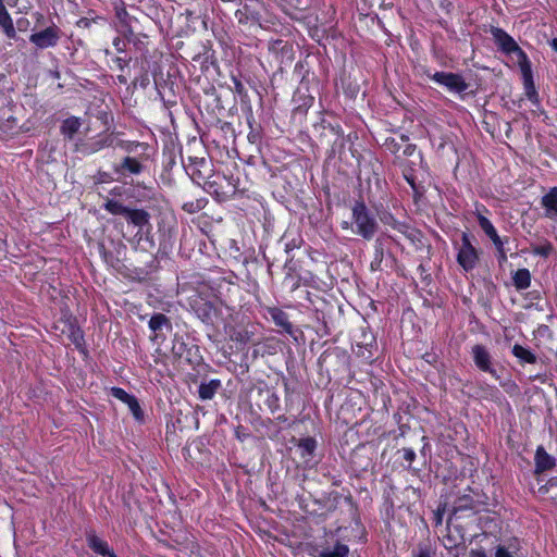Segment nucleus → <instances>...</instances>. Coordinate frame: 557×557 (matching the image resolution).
Listing matches in <instances>:
<instances>
[{
	"instance_id": "1",
	"label": "nucleus",
	"mask_w": 557,
	"mask_h": 557,
	"mask_svg": "<svg viewBox=\"0 0 557 557\" xmlns=\"http://www.w3.org/2000/svg\"><path fill=\"white\" fill-rule=\"evenodd\" d=\"M351 216L356 226L355 233L367 240L372 239L377 232L379 224L362 200L355 201L351 208Z\"/></svg>"
},
{
	"instance_id": "2",
	"label": "nucleus",
	"mask_w": 557,
	"mask_h": 557,
	"mask_svg": "<svg viewBox=\"0 0 557 557\" xmlns=\"http://www.w3.org/2000/svg\"><path fill=\"white\" fill-rule=\"evenodd\" d=\"M190 307L195 314L206 324L213 325L221 315V307L218 302L208 300L200 295L190 300Z\"/></svg>"
},
{
	"instance_id": "3",
	"label": "nucleus",
	"mask_w": 557,
	"mask_h": 557,
	"mask_svg": "<svg viewBox=\"0 0 557 557\" xmlns=\"http://www.w3.org/2000/svg\"><path fill=\"white\" fill-rule=\"evenodd\" d=\"M491 35L493 36L495 44L497 45L498 49L502 52L506 54H517L519 65L530 61L527 53L518 46L516 40L504 29L493 26L491 28Z\"/></svg>"
},
{
	"instance_id": "4",
	"label": "nucleus",
	"mask_w": 557,
	"mask_h": 557,
	"mask_svg": "<svg viewBox=\"0 0 557 557\" xmlns=\"http://www.w3.org/2000/svg\"><path fill=\"white\" fill-rule=\"evenodd\" d=\"M479 260V255L474 246L471 244L470 235L462 233L461 244L457 253L458 264L466 271H472Z\"/></svg>"
},
{
	"instance_id": "5",
	"label": "nucleus",
	"mask_w": 557,
	"mask_h": 557,
	"mask_svg": "<svg viewBox=\"0 0 557 557\" xmlns=\"http://www.w3.org/2000/svg\"><path fill=\"white\" fill-rule=\"evenodd\" d=\"M115 146V138L112 135L100 134L89 140H78L75 143V151L83 156H89L107 147Z\"/></svg>"
},
{
	"instance_id": "6",
	"label": "nucleus",
	"mask_w": 557,
	"mask_h": 557,
	"mask_svg": "<svg viewBox=\"0 0 557 557\" xmlns=\"http://www.w3.org/2000/svg\"><path fill=\"white\" fill-rule=\"evenodd\" d=\"M61 38V29L57 25H51L40 32L29 36V41L38 49H48L55 47Z\"/></svg>"
},
{
	"instance_id": "7",
	"label": "nucleus",
	"mask_w": 557,
	"mask_h": 557,
	"mask_svg": "<svg viewBox=\"0 0 557 557\" xmlns=\"http://www.w3.org/2000/svg\"><path fill=\"white\" fill-rule=\"evenodd\" d=\"M432 81L446 87L449 91L461 94L468 89V84L461 75L450 72H435L430 76Z\"/></svg>"
},
{
	"instance_id": "8",
	"label": "nucleus",
	"mask_w": 557,
	"mask_h": 557,
	"mask_svg": "<svg viewBox=\"0 0 557 557\" xmlns=\"http://www.w3.org/2000/svg\"><path fill=\"white\" fill-rule=\"evenodd\" d=\"M474 364L483 372L490 373L496 380L499 379L497 370L493 367L492 357L483 345H474L471 349Z\"/></svg>"
},
{
	"instance_id": "9",
	"label": "nucleus",
	"mask_w": 557,
	"mask_h": 557,
	"mask_svg": "<svg viewBox=\"0 0 557 557\" xmlns=\"http://www.w3.org/2000/svg\"><path fill=\"white\" fill-rule=\"evenodd\" d=\"M111 395L114 398L126 404L137 421H141L144 419V412L140 408L137 398L134 395L128 394L125 389L121 387H112Z\"/></svg>"
},
{
	"instance_id": "10",
	"label": "nucleus",
	"mask_w": 557,
	"mask_h": 557,
	"mask_svg": "<svg viewBox=\"0 0 557 557\" xmlns=\"http://www.w3.org/2000/svg\"><path fill=\"white\" fill-rule=\"evenodd\" d=\"M520 66L522 76H523V86H524V95L525 97L534 104H539V95L534 86L531 62L528 61Z\"/></svg>"
},
{
	"instance_id": "11",
	"label": "nucleus",
	"mask_w": 557,
	"mask_h": 557,
	"mask_svg": "<svg viewBox=\"0 0 557 557\" xmlns=\"http://www.w3.org/2000/svg\"><path fill=\"white\" fill-rule=\"evenodd\" d=\"M267 312L276 326L282 327L285 333L296 339V331L289 322L288 314L285 311L277 307H269L267 308Z\"/></svg>"
},
{
	"instance_id": "12",
	"label": "nucleus",
	"mask_w": 557,
	"mask_h": 557,
	"mask_svg": "<svg viewBox=\"0 0 557 557\" xmlns=\"http://www.w3.org/2000/svg\"><path fill=\"white\" fill-rule=\"evenodd\" d=\"M143 170L144 165L133 157H125L121 163L114 165V172L122 176L138 175Z\"/></svg>"
},
{
	"instance_id": "13",
	"label": "nucleus",
	"mask_w": 557,
	"mask_h": 557,
	"mask_svg": "<svg viewBox=\"0 0 557 557\" xmlns=\"http://www.w3.org/2000/svg\"><path fill=\"white\" fill-rule=\"evenodd\" d=\"M148 325H149V329L154 333L153 339L161 338L163 341L164 336L161 334V331H163V330L171 331L172 330V323H171L170 319L163 313H154L150 318Z\"/></svg>"
},
{
	"instance_id": "14",
	"label": "nucleus",
	"mask_w": 557,
	"mask_h": 557,
	"mask_svg": "<svg viewBox=\"0 0 557 557\" xmlns=\"http://www.w3.org/2000/svg\"><path fill=\"white\" fill-rule=\"evenodd\" d=\"M541 205L545 210V218L549 220L557 219V187L549 188V190L541 198Z\"/></svg>"
},
{
	"instance_id": "15",
	"label": "nucleus",
	"mask_w": 557,
	"mask_h": 557,
	"mask_svg": "<svg viewBox=\"0 0 557 557\" xmlns=\"http://www.w3.org/2000/svg\"><path fill=\"white\" fill-rule=\"evenodd\" d=\"M534 461L536 473L552 470L556 466L555 458L550 456L543 446L536 448Z\"/></svg>"
},
{
	"instance_id": "16",
	"label": "nucleus",
	"mask_w": 557,
	"mask_h": 557,
	"mask_svg": "<svg viewBox=\"0 0 557 557\" xmlns=\"http://www.w3.org/2000/svg\"><path fill=\"white\" fill-rule=\"evenodd\" d=\"M475 215L480 227L485 233V235L493 242L494 246H503L504 240L497 234V231L492 224V222L486 216H484L479 209H476Z\"/></svg>"
},
{
	"instance_id": "17",
	"label": "nucleus",
	"mask_w": 557,
	"mask_h": 557,
	"mask_svg": "<svg viewBox=\"0 0 557 557\" xmlns=\"http://www.w3.org/2000/svg\"><path fill=\"white\" fill-rule=\"evenodd\" d=\"M87 544L91 550L102 557H116L115 553L109 547L108 543L90 532L87 534Z\"/></svg>"
},
{
	"instance_id": "18",
	"label": "nucleus",
	"mask_w": 557,
	"mask_h": 557,
	"mask_svg": "<svg viewBox=\"0 0 557 557\" xmlns=\"http://www.w3.org/2000/svg\"><path fill=\"white\" fill-rule=\"evenodd\" d=\"M0 27L2 28L7 38L13 40L17 39V33L14 27L13 20L7 10L3 0H0Z\"/></svg>"
},
{
	"instance_id": "19",
	"label": "nucleus",
	"mask_w": 557,
	"mask_h": 557,
	"mask_svg": "<svg viewBox=\"0 0 557 557\" xmlns=\"http://www.w3.org/2000/svg\"><path fill=\"white\" fill-rule=\"evenodd\" d=\"M297 448L306 466H311V461L317 449V441L313 437H306L298 441Z\"/></svg>"
},
{
	"instance_id": "20",
	"label": "nucleus",
	"mask_w": 557,
	"mask_h": 557,
	"mask_svg": "<svg viewBox=\"0 0 557 557\" xmlns=\"http://www.w3.org/2000/svg\"><path fill=\"white\" fill-rule=\"evenodd\" d=\"M125 218L128 223L143 228L146 225H150V214L144 209H127Z\"/></svg>"
},
{
	"instance_id": "21",
	"label": "nucleus",
	"mask_w": 557,
	"mask_h": 557,
	"mask_svg": "<svg viewBox=\"0 0 557 557\" xmlns=\"http://www.w3.org/2000/svg\"><path fill=\"white\" fill-rule=\"evenodd\" d=\"M82 126V120L76 116L65 119L60 127L61 134L69 140H72Z\"/></svg>"
},
{
	"instance_id": "22",
	"label": "nucleus",
	"mask_w": 557,
	"mask_h": 557,
	"mask_svg": "<svg viewBox=\"0 0 557 557\" xmlns=\"http://www.w3.org/2000/svg\"><path fill=\"white\" fill-rule=\"evenodd\" d=\"M475 509V502L470 495H462L458 497L453 506L451 516L458 518V515L468 511V510H474Z\"/></svg>"
},
{
	"instance_id": "23",
	"label": "nucleus",
	"mask_w": 557,
	"mask_h": 557,
	"mask_svg": "<svg viewBox=\"0 0 557 557\" xmlns=\"http://www.w3.org/2000/svg\"><path fill=\"white\" fill-rule=\"evenodd\" d=\"M512 355L519 360L521 364L530 363L534 364L537 362L536 355L529 348L523 347L520 344H515L511 349Z\"/></svg>"
},
{
	"instance_id": "24",
	"label": "nucleus",
	"mask_w": 557,
	"mask_h": 557,
	"mask_svg": "<svg viewBox=\"0 0 557 557\" xmlns=\"http://www.w3.org/2000/svg\"><path fill=\"white\" fill-rule=\"evenodd\" d=\"M221 387V381L213 379L208 383H201L198 389L200 399L210 400L214 397L219 388Z\"/></svg>"
},
{
	"instance_id": "25",
	"label": "nucleus",
	"mask_w": 557,
	"mask_h": 557,
	"mask_svg": "<svg viewBox=\"0 0 557 557\" xmlns=\"http://www.w3.org/2000/svg\"><path fill=\"white\" fill-rule=\"evenodd\" d=\"M513 286L517 290H523L531 285V273L528 269H519L512 275Z\"/></svg>"
},
{
	"instance_id": "26",
	"label": "nucleus",
	"mask_w": 557,
	"mask_h": 557,
	"mask_svg": "<svg viewBox=\"0 0 557 557\" xmlns=\"http://www.w3.org/2000/svg\"><path fill=\"white\" fill-rule=\"evenodd\" d=\"M269 50L275 55L281 54L282 58H287V60L292 59L293 48L287 41L281 39L274 40L270 42Z\"/></svg>"
},
{
	"instance_id": "27",
	"label": "nucleus",
	"mask_w": 557,
	"mask_h": 557,
	"mask_svg": "<svg viewBox=\"0 0 557 557\" xmlns=\"http://www.w3.org/2000/svg\"><path fill=\"white\" fill-rule=\"evenodd\" d=\"M381 221L385 224V225H388L391 226L393 230L406 235V236H409L408 232H409V226L408 224H406L405 222H400L398 220L395 219V216L389 213V212H385L383 213L381 216H380Z\"/></svg>"
},
{
	"instance_id": "28",
	"label": "nucleus",
	"mask_w": 557,
	"mask_h": 557,
	"mask_svg": "<svg viewBox=\"0 0 557 557\" xmlns=\"http://www.w3.org/2000/svg\"><path fill=\"white\" fill-rule=\"evenodd\" d=\"M349 553V548L347 545L342 543H336L333 548L325 547L319 550L317 557H347Z\"/></svg>"
},
{
	"instance_id": "29",
	"label": "nucleus",
	"mask_w": 557,
	"mask_h": 557,
	"mask_svg": "<svg viewBox=\"0 0 557 557\" xmlns=\"http://www.w3.org/2000/svg\"><path fill=\"white\" fill-rule=\"evenodd\" d=\"M531 251L535 256L548 258L554 251V246L546 238H542L539 244L531 245Z\"/></svg>"
},
{
	"instance_id": "30",
	"label": "nucleus",
	"mask_w": 557,
	"mask_h": 557,
	"mask_svg": "<svg viewBox=\"0 0 557 557\" xmlns=\"http://www.w3.org/2000/svg\"><path fill=\"white\" fill-rule=\"evenodd\" d=\"M103 209L113 215H123L127 213L128 207L124 206L121 201L107 198L103 203Z\"/></svg>"
},
{
	"instance_id": "31",
	"label": "nucleus",
	"mask_w": 557,
	"mask_h": 557,
	"mask_svg": "<svg viewBox=\"0 0 557 557\" xmlns=\"http://www.w3.org/2000/svg\"><path fill=\"white\" fill-rule=\"evenodd\" d=\"M383 256H384L383 243L380 238H377L375 240V245H374V257H373V260L371 261V270L372 271L381 270Z\"/></svg>"
},
{
	"instance_id": "32",
	"label": "nucleus",
	"mask_w": 557,
	"mask_h": 557,
	"mask_svg": "<svg viewBox=\"0 0 557 557\" xmlns=\"http://www.w3.org/2000/svg\"><path fill=\"white\" fill-rule=\"evenodd\" d=\"M186 350V344L184 343L183 338L178 335L174 336L173 339V346H172V352L175 357L182 358L184 352Z\"/></svg>"
},
{
	"instance_id": "33",
	"label": "nucleus",
	"mask_w": 557,
	"mask_h": 557,
	"mask_svg": "<svg viewBox=\"0 0 557 557\" xmlns=\"http://www.w3.org/2000/svg\"><path fill=\"white\" fill-rule=\"evenodd\" d=\"M535 338L553 339L554 333L546 324H540L533 332Z\"/></svg>"
},
{
	"instance_id": "34",
	"label": "nucleus",
	"mask_w": 557,
	"mask_h": 557,
	"mask_svg": "<svg viewBox=\"0 0 557 557\" xmlns=\"http://www.w3.org/2000/svg\"><path fill=\"white\" fill-rule=\"evenodd\" d=\"M265 405L270 409L272 413L277 411L280 409V398L275 393H271L268 395V398L265 400Z\"/></svg>"
},
{
	"instance_id": "35",
	"label": "nucleus",
	"mask_w": 557,
	"mask_h": 557,
	"mask_svg": "<svg viewBox=\"0 0 557 557\" xmlns=\"http://www.w3.org/2000/svg\"><path fill=\"white\" fill-rule=\"evenodd\" d=\"M124 149L126 152H135L138 147H145V144L138 141H119L115 144Z\"/></svg>"
},
{
	"instance_id": "36",
	"label": "nucleus",
	"mask_w": 557,
	"mask_h": 557,
	"mask_svg": "<svg viewBox=\"0 0 557 557\" xmlns=\"http://www.w3.org/2000/svg\"><path fill=\"white\" fill-rule=\"evenodd\" d=\"M248 5L245 4L243 9H238L235 12V17L237 18L238 23L243 24L246 23L249 18V12H248Z\"/></svg>"
},
{
	"instance_id": "37",
	"label": "nucleus",
	"mask_w": 557,
	"mask_h": 557,
	"mask_svg": "<svg viewBox=\"0 0 557 557\" xmlns=\"http://www.w3.org/2000/svg\"><path fill=\"white\" fill-rule=\"evenodd\" d=\"M129 61H131V58L126 59V58H121V57H114L112 59L113 64L120 71H123L129 64Z\"/></svg>"
},
{
	"instance_id": "38",
	"label": "nucleus",
	"mask_w": 557,
	"mask_h": 557,
	"mask_svg": "<svg viewBox=\"0 0 557 557\" xmlns=\"http://www.w3.org/2000/svg\"><path fill=\"white\" fill-rule=\"evenodd\" d=\"M403 457L409 465H411L416 459V453L412 448H403Z\"/></svg>"
},
{
	"instance_id": "39",
	"label": "nucleus",
	"mask_w": 557,
	"mask_h": 557,
	"mask_svg": "<svg viewBox=\"0 0 557 557\" xmlns=\"http://www.w3.org/2000/svg\"><path fill=\"white\" fill-rule=\"evenodd\" d=\"M71 338H72V342L75 344V346L78 347V346H81V344L83 342V334L78 329L72 330Z\"/></svg>"
},
{
	"instance_id": "40",
	"label": "nucleus",
	"mask_w": 557,
	"mask_h": 557,
	"mask_svg": "<svg viewBox=\"0 0 557 557\" xmlns=\"http://www.w3.org/2000/svg\"><path fill=\"white\" fill-rule=\"evenodd\" d=\"M113 46L117 52H125L126 50V42L120 37L114 38Z\"/></svg>"
},
{
	"instance_id": "41",
	"label": "nucleus",
	"mask_w": 557,
	"mask_h": 557,
	"mask_svg": "<svg viewBox=\"0 0 557 557\" xmlns=\"http://www.w3.org/2000/svg\"><path fill=\"white\" fill-rule=\"evenodd\" d=\"M524 298L530 301L540 300L542 298V293L539 289H533V290L528 292L525 294Z\"/></svg>"
},
{
	"instance_id": "42",
	"label": "nucleus",
	"mask_w": 557,
	"mask_h": 557,
	"mask_svg": "<svg viewBox=\"0 0 557 557\" xmlns=\"http://www.w3.org/2000/svg\"><path fill=\"white\" fill-rule=\"evenodd\" d=\"M496 250H497V259H498V262L499 263H504L507 261V255H506V251H505V248H504V245L503 246H495Z\"/></svg>"
},
{
	"instance_id": "43",
	"label": "nucleus",
	"mask_w": 557,
	"mask_h": 557,
	"mask_svg": "<svg viewBox=\"0 0 557 557\" xmlns=\"http://www.w3.org/2000/svg\"><path fill=\"white\" fill-rule=\"evenodd\" d=\"M495 557H512V554L505 546L500 545L496 548Z\"/></svg>"
},
{
	"instance_id": "44",
	"label": "nucleus",
	"mask_w": 557,
	"mask_h": 557,
	"mask_svg": "<svg viewBox=\"0 0 557 557\" xmlns=\"http://www.w3.org/2000/svg\"><path fill=\"white\" fill-rule=\"evenodd\" d=\"M29 25V21L27 18L17 20V28L18 30H26Z\"/></svg>"
},
{
	"instance_id": "45",
	"label": "nucleus",
	"mask_w": 557,
	"mask_h": 557,
	"mask_svg": "<svg viewBox=\"0 0 557 557\" xmlns=\"http://www.w3.org/2000/svg\"><path fill=\"white\" fill-rule=\"evenodd\" d=\"M233 81H234L235 91L237 94L242 95L244 92V90H245V87H244L243 83L239 79H237V78H234Z\"/></svg>"
},
{
	"instance_id": "46",
	"label": "nucleus",
	"mask_w": 557,
	"mask_h": 557,
	"mask_svg": "<svg viewBox=\"0 0 557 557\" xmlns=\"http://www.w3.org/2000/svg\"><path fill=\"white\" fill-rule=\"evenodd\" d=\"M416 557H433L430 549L426 547H419V552Z\"/></svg>"
},
{
	"instance_id": "47",
	"label": "nucleus",
	"mask_w": 557,
	"mask_h": 557,
	"mask_svg": "<svg viewBox=\"0 0 557 557\" xmlns=\"http://www.w3.org/2000/svg\"><path fill=\"white\" fill-rule=\"evenodd\" d=\"M188 160L193 163H195L197 166H205L207 164V161L205 158H191L189 157Z\"/></svg>"
},
{
	"instance_id": "48",
	"label": "nucleus",
	"mask_w": 557,
	"mask_h": 557,
	"mask_svg": "<svg viewBox=\"0 0 557 557\" xmlns=\"http://www.w3.org/2000/svg\"><path fill=\"white\" fill-rule=\"evenodd\" d=\"M416 148H417V147H416V145L408 144V145L405 147V149H404L403 153H404L405 156H411V154L416 151Z\"/></svg>"
},
{
	"instance_id": "49",
	"label": "nucleus",
	"mask_w": 557,
	"mask_h": 557,
	"mask_svg": "<svg viewBox=\"0 0 557 557\" xmlns=\"http://www.w3.org/2000/svg\"><path fill=\"white\" fill-rule=\"evenodd\" d=\"M98 248H99V253L101 255V257L104 259L106 262H108L109 253H108L104 245L103 244H99Z\"/></svg>"
},
{
	"instance_id": "50",
	"label": "nucleus",
	"mask_w": 557,
	"mask_h": 557,
	"mask_svg": "<svg viewBox=\"0 0 557 557\" xmlns=\"http://www.w3.org/2000/svg\"><path fill=\"white\" fill-rule=\"evenodd\" d=\"M470 557H486V554L483 549H472L470 552Z\"/></svg>"
},
{
	"instance_id": "51",
	"label": "nucleus",
	"mask_w": 557,
	"mask_h": 557,
	"mask_svg": "<svg viewBox=\"0 0 557 557\" xmlns=\"http://www.w3.org/2000/svg\"><path fill=\"white\" fill-rule=\"evenodd\" d=\"M298 247V243H296L295 239H293L289 243L285 244V250L288 252L289 250H293L294 248Z\"/></svg>"
},
{
	"instance_id": "52",
	"label": "nucleus",
	"mask_w": 557,
	"mask_h": 557,
	"mask_svg": "<svg viewBox=\"0 0 557 557\" xmlns=\"http://www.w3.org/2000/svg\"><path fill=\"white\" fill-rule=\"evenodd\" d=\"M405 178L408 182V184L414 189L416 188L414 178L411 175H407V174H405Z\"/></svg>"
},
{
	"instance_id": "53",
	"label": "nucleus",
	"mask_w": 557,
	"mask_h": 557,
	"mask_svg": "<svg viewBox=\"0 0 557 557\" xmlns=\"http://www.w3.org/2000/svg\"><path fill=\"white\" fill-rule=\"evenodd\" d=\"M116 78L120 84H123V85L127 84V78L124 75H117Z\"/></svg>"
},
{
	"instance_id": "54",
	"label": "nucleus",
	"mask_w": 557,
	"mask_h": 557,
	"mask_svg": "<svg viewBox=\"0 0 557 557\" xmlns=\"http://www.w3.org/2000/svg\"><path fill=\"white\" fill-rule=\"evenodd\" d=\"M550 47L557 52V38H554L550 42Z\"/></svg>"
},
{
	"instance_id": "55",
	"label": "nucleus",
	"mask_w": 557,
	"mask_h": 557,
	"mask_svg": "<svg viewBox=\"0 0 557 557\" xmlns=\"http://www.w3.org/2000/svg\"><path fill=\"white\" fill-rule=\"evenodd\" d=\"M276 420H277L278 422H286V421H287V418H286V416L282 414V416H278V417L276 418Z\"/></svg>"
},
{
	"instance_id": "56",
	"label": "nucleus",
	"mask_w": 557,
	"mask_h": 557,
	"mask_svg": "<svg viewBox=\"0 0 557 557\" xmlns=\"http://www.w3.org/2000/svg\"><path fill=\"white\" fill-rule=\"evenodd\" d=\"M391 144L393 145V150H394V151H395L396 149H398L397 144L395 143V139H392V140H391Z\"/></svg>"
},
{
	"instance_id": "57",
	"label": "nucleus",
	"mask_w": 557,
	"mask_h": 557,
	"mask_svg": "<svg viewBox=\"0 0 557 557\" xmlns=\"http://www.w3.org/2000/svg\"><path fill=\"white\" fill-rule=\"evenodd\" d=\"M120 188L119 187H115L111 190V194L113 195H120V193L117 191Z\"/></svg>"
},
{
	"instance_id": "58",
	"label": "nucleus",
	"mask_w": 557,
	"mask_h": 557,
	"mask_svg": "<svg viewBox=\"0 0 557 557\" xmlns=\"http://www.w3.org/2000/svg\"><path fill=\"white\" fill-rule=\"evenodd\" d=\"M342 226H343V228H347L348 227V222H343Z\"/></svg>"
},
{
	"instance_id": "59",
	"label": "nucleus",
	"mask_w": 557,
	"mask_h": 557,
	"mask_svg": "<svg viewBox=\"0 0 557 557\" xmlns=\"http://www.w3.org/2000/svg\"><path fill=\"white\" fill-rule=\"evenodd\" d=\"M401 139H403V140H407V139H408V137H407V136H401Z\"/></svg>"
},
{
	"instance_id": "60",
	"label": "nucleus",
	"mask_w": 557,
	"mask_h": 557,
	"mask_svg": "<svg viewBox=\"0 0 557 557\" xmlns=\"http://www.w3.org/2000/svg\"><path fill=\"white\" fill-rule=\"evenodd\" d=\"M237 1H238L239 4L242 3V0H237Z\"/></svg>"
}]
</instances>
